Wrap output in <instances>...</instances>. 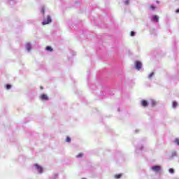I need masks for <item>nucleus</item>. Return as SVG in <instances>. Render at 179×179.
<instances>
[{
	"label": "nucleus",
	"instance_id": "f257e3e1",
	"mask_svg": "<svg viewBox=\"0 0 179 179\" xmlns=\"http://www.w3.org/2000/svg\"><path fill=\"white\" fill-rule=\"evenodd\" d=\"M134 64L136 69H137V71H141V68H142V62L140 61H136Z\"/></svg>",
	"mask_w": 179,
	"mask_h": 179
},
{
	"label": "nucleus",
	"instance_id": "f03ea898",
	"mask_svg": "<svg viewBox=\"0 0 179 179\" xmlns=\"http://www.w3.org/2000/svg\"><path fill=\"white\" fill-rule=\"evenodd\" d=\"M51 23V17L50 15L47 16V20H44L43 22H42V24L45 25Z\"/></svg>",
	"mask_w": 179,
	"mask_h": 179
},
{
	"label": "nucleus",
	"instance_id": "7ed1b4c3",
	"mask_svg": "<svg viewBox=\"0 0 179 179\" xmlns=\"http://www.w3.org/2000/svg\"><path fill=\"white\" fill-rule=\"evenodd\" d=\"M161 169L162 168L160 167V166H154L152 167V170L153 171H155V173H159V171H160Z\"/></svg>",
	"mask_w": 179,
	"mask_h": 179
},
{
	"label": "nucleus",
	"instance_id": "20e7f679",
	"mask_svg": "<svg viewBox=\"0 0 179 179\" xmlns=\"http://www.w3.org/2000/svg\"><path fill=\"white\" fill-rule=\"evenodd\" d=\"M34 167H36L38 170V171L41 174L43 173V167H41L40 165L38 164H34Z\"/></svg>",
	"mask_w": 179,
	"mask_h": 179
},
{
	"label": "nucleus",
	"instance_id": "39448f33",
	"mask_svg": "<svg viewBox=\"0 0 179 179\" xmlns=\"http://www.w3.org/2000/svg\"><path fill=\"white\" fill-rule=\"evenodd\" d=\"M41 100L47 101L48 100V96L45 94H43L40 96Z\"/></svg>",
	"mask_w": 179,
	"mask_h": 179
},
{
	"label": "nucleus",
	"instance_id": "423d86ee",
	"mask_svg": "<svg viewBox=\"0 0 179 179\" xmlns=\"http://www.w3.org/2000/svg\"><path fill=\"white\" fill-rule=\"evenodd\" d=\"M148 104L149 103H148V101H146V100H142L141 101V106L143 107H148Z\"/></svg>",
	"mask_w": 179,
	"mask_h": 179
},
{
	"label": "nucleus",
	"instance_id": "0eeeda50",
	"mask_svg": "<svg viewBox=\"0 0 179 179\" xmlns=\"http://www.w3.org/2000/svg\"><path fill=\"white\" fill-rule=\"evenodd\" d=\"M26 47H27V51H30V50H31V45H30V43H27L26 45Z\"/></svg>",
	"mask_w": 179,
	"mask_h": 179
},
{
	"label": "nucleus",
	"instance_id": "6e6552de",
	"mask_svg": "<svg viewBox=\"0 0 179 179\" xmlns=\"http://www.w3.org/2000/svg\"><path fill=\"white\" fill-rule=\"evenodd\" d=\"M150 104H151L152 107H155L156 106V101L151 100Z\"/></svg>",
	"mask_w": 179,
	"mask_h": 179
},
{
	"label": "nucleus",
	"instance_id": "1a4fd4ad",
	"mask_svg": "<svg viewBox=\"0 0 179 179\" xmlns=\"http://www.w3.org/2000/svg\"><path fill=\"white\" fill-rule=\"evenodd\" d=\"M46 51H50V52H52V48H51L50 46H47L46 47Z\"/></svg>",
	"mask_w": 179,
	"mask_h": 179
},
{
	"label": "nucleus",
	"instance_id": "9d476101",
	"mask_svg": "<svg viewBox=\"0 0 179 179\" xmlns=\"http://www.w3.org/2000/svg\"><path fill=\"white\" fill-rule=\"evenodd\" d=\"M120 177H122V173L115 175V178H116V179H119Z\"/></svg>",
	"mask_w": 179,
	"mask_h": 179
},
{
	"label": "nucleus",
	"instance_id": "9b49d317",
	"mask_svg": "<svg viewBox=\"0 0 179 179\" xmlns=\"http://www.w3.org/2000/svg\"><path fill=\"white\" fill-rule=\"evenodd\" d=\"M153 20H155V22H159V17L157 15H154Z\"/></svg>",
	"mask_w": 179,
	"mask_h": 179
},
{
	"label": "nucleus",
	"instance_id": "f8f14e48",
	"mask_svg": "<svg viewBox=\"0 0 179 179\" xmlns=\"http://www.w3.org/2000/svg\"><path fill=\"white\" fill-rule=\"evenodd\" d=\"M149 9H151L152 10H155L156 9V7L153 5L149 6Z\"/></svg>",
	"mask_w": 179,
	"mask_h": 179
},
{
	"label": "nucleus",
	"instance_id": "ddd939ff",
	"mask_svg": "<svg viewBox=\"0 0 179 179\" xmlns=\"http://www.w3.org/2000/svg\"><path fill=\"white\" fill-rule=\"evenodd\" d=\"M172 106L173 108H176V107L178 106L177 101H173Z\"/></svg>",
	"mask_w": 179,
	"mask_h": 179
},
{
	"label": "nucleus",
	"instance_id": "4468645a",
	"mask_svg": "<svg viewBox=\"0 0 179 179\" xmlns=\"http://www.w3.org/2000/svg\"><path fill=\"white\" fill-rule=\"evenodd\" d=\"M153 75H155V73H154V72L150 73L149 76H148V78H149V79H152Z\"/></svg>",
	"mask_w": 179,
	"mask_h": 179
},
{
	"label": "nucleus",
	"instance_id": "2eb2a0df",
	"mask_svg": "<svg viewBox=\"0 0 179 179\" xmlns=\"http://www.w3.org/2000/svg\"><path fill=\"white\" fill-rule=\"evenodd\" d=\"M169 171L171 174H174V170L173 169H169Z\"/></svg>",
	"mask_w": 179,
	"mask_h": 179
},
{
	"label": "nucleus",
	"instance_id": "dca6fc26",
	"mask_svg": "<svg viewBox=\"0 0 179 179\" xmlns=\"http://www.w3.org/2000/svg\"><path fill=\"white\" fill-rule=\"evenodd\" d=\"M76 157H77V158L83 157V154L80 153V154H78V155L76 156Z\"/></svg>",
	"mask_w": 179,
	"mask_h": 179
},
{
	"label": "nucleus",
	"instance_id": "f3484780",
	"mask_svg": "<svg viewBox=\"0 0 179 179\" xmlns=\"http://www.w3.org/2000/svg\"><path fill=\"white\" fill-rule=\"evenodd\" d=\"M174 142L175 143H177L179 145V138H176Z\"/></svg>",
	"mask_w": 179,
	"mask_h": 179
},
{
	"label": "nucleus",
	"instance_id": "a211bd4d",
	"mask_svg": "<svg viewBox=\"0 0 179 179\" xmlns=\"http://www.w3.org/2000/svg\"><path fill=\"white\" fill-rule=\"evenodd\" d=\"M10 87H12V85H6V89H7L8 90H9V89H10Z\"/></svg>",
	"mask_w": 179,
	"mask_h": 179
},
{
	"label": "nucleus",
	"instance_id": "6ab92c4d",
	"mask_svg": "<svg viewBox=\"0 0 179 179\" xmlns=\"http://www.w3.org/2000/svg\"><path fill=\"white\" fill-rule=\"evenodd\" d=\"M66 142H71V138H69V136L66 137Z\"/></svg>",
	"mask_w": 179,
	"mask_h": 179
},
{
	"label": "nucleus",
	"instance_id": "aec40b11",
	"mask_svg": "<svg viewBox=\"0 0 179 179\" xmlns=\"http://www.w3.org/2000/svg\"><path fill=\"white\" fill-rule=\"evenodd\" d=\"M131 37H134V36H135V32H134V31H131Z\"/></svg>",
	"mask_w": 179,
	"mask_h": 179
},
{
	"label": "nucleus",
	"instance_id": "412c9836",
	"mask_svg": "<svg viewBox=\"0 0 179 179\" xmlns=\"http://www.w3.org/2000/svg\"><path fill=\"white\" fill-rule=\"evenodd\" d=\"M42 13L44 15L45 13V10H44V8H42Z\"/></svg>",
	"mask_w": 179,
	"mask_h": 179
},
{
	"label": "nucleus",
	"instance_id": "4be33fe9",
	"mask_svg": "<svg viewBox=\"0 0 179 179\" xmlns=\"http://www.w3.org/2000/svg\"><path fill=\"white\" fill-rule=\"evenodd\" d=\"M176 13H179V8L176 9Z\"/></svg>",
	"mask_w": 179,
	"mask_h": 179
}]
</instances>
